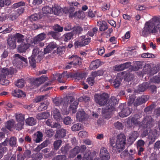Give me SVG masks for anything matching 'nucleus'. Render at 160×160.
I'll return each instance as SVG.
<instances>
[{
    "label": "nucleus",
    "mask_w": 160,
    "mask_h": 160,
    "mask_svg": "<svg viewBox=\"0 0 160 160\" xmlns=\"http://www.w3.org/2000/svg\"><path fill=\"white\" fill-rule=\"evenodd\" d=\"M109 98L108 94L105 93L101 94H96L94 95L95 101L101 106L104 105L107 103Z\"/></svg>",
    "instance_id": "5"
},
{
    "label": "nucleus",
    "mask_w": 160,
    "mask_h": 160,
    "mask_svg": "<svg viewBox=\"0 0 160 160\" xmlns=\"http://www.w3.org/2000/svg\"><path fill=\"white\" fill-rule=\"evenodd\" d=\"M136 97L135 95H132L131 96L129 95V98L128 99V106H130L131 104H133L134 105V103L135 101Z\"/></svg>",
    "instance_id": "57"
},
{
    "label": "nucleus",
    "mask_w": 160,
    "mask_h": 160,
    "mask_svg": "<svg viewBox=\"0 0 160 160\" xmlns=\"http://www.w3.org/2000/svg\"><path fill=\"white\" fill-rule=\"evenodd\" d=\"M26 124L28 125L32 126L35 124L36 122L34 118L32 117L29 118L26 120Z\"/></svg>",
    "instance_id": "47"
},
{
    "label": "nucleus",
    "mask_w": 160,
    "mask_h": 160,
    "mask_svg": "<svg viewBox=\"0 0 160 160\" xmlns=\"http://www.w3.org/2000/svg\"><path fill=\"white\" fill-rule=\"evenodd\" d=\"M159 22H160V19L156 16L146 22L142 30V36L147 37L149 34L155 35L158 32L157 29L160 32Z\"/></svg>",
    "instance_id": "1"
},
{
    "label": "nucleus",
    "mask_w": 160,
    "mask_h": 160,
    "mask_svg": "<svg viewBox=\"0 0 160 160\" xmlns=\"http://www.w3.org/2000/svg\"><path fill=\"white\" fill-rule=\"evenodd\" d=\"M14 124L15 122L13 119L9 120L6 122L5 127L8 130L11 131Z\"/></svg>",
    "instance_id": "41"
},
{
    "label": "nucleus",
    "mask_w": 160,
    "mask_h": 160,
    "mask_svg": "<svg viewBox=\"0 0 160 160\" xmlns=\"http://www.w3.org/2000/svg\"><path fill=\"white\" fill-rule=\"evenodd\" d=\"M143 62L142 61H137L135 62L133 65V69L135 71H137L139 69L142 68L143 65Z\"/></svg>",
    "instance_id": "39"
},
{
    "label": "nucleus",
    "mask_w": 160,
    "mask_h": 160,
    "mask_svg": "<svg viewBox=\"0 0 160 160\" xmlns=\"http://www.w3.org/2000/svg\"><path fill=\"white\" fill-rule=\"evenodd\" d=\"M48 141L46 140L41 144L38 145L35 148V151L38 152L40 151L42 149L47 147L48 144Z\"/></svg>",
    "instance_id": "37"
},
{
    "label": "nucleus",
    "mask_w": 160,
    "mask_h": 160,
    "mask_svg": "<svg viewBox=\"0 0 160 160\" xmlns=\"http://www.w3.org/2000/svg\"><path fill=\"white\" fill-rule=\"evenodd\" d=\"M13 73V71L11 70L6 68H2L0 67V83L6 78V76L11 75Z\"/></svg>",
    "instance_id": "9"
},
{
    "label": "nucleus",
    "mask_w": 160,
    "mask_h": 160,
    "mask_svg": "<svg viewBox=\"0 0 160 160\" xmlns=\"http://www.w3.org/2000/svg\"><path fill=\"white\" fill-rule=\"evenodd\" d=\"M19 15L17 12H14L9 15L8 17L9 19L12 21H14L18 18Z\"/></svg>",
    "instance_id": "48"
},
{
    "label": "nucleus",
    "mask_w": 160,
    "mask_h": 160,
    "mask_svg": "<svg viewBox=\"0 0 160 160\" xmlns=\"http://www.w3.org/2000/svg\"><path fill=\"white\" fill-rule=\"evenodd\" d=\"M74 35L73 32H71L66 33L64 34V41L65 42H67L70 40L72 37Z\"/></svg>",
    "instance_id": "45"
},
{
    "label": "nucleus",
    "mask_w": 160,
    "mask_h": 160,
    "mask_svg": "<svg viewBox=\"0 0 160 160\" xmlns=\"http://www.w3.org/2000/svg\"><path fill=\"white\" fill-rule=\"evenodd\" d=\"M57 47L56 44L54 42L49 43L45 48L44 49L43 53L44 54L51 53L54 48Z\"/></svg>",
    "instance_id": "19"
},
{
    "label": "nucleus",
    "mask_w": 160,
    "mask_h": 160,
    "mask_svg": "<svg viewBox=\"0 0 160 160\" xmlns=\"http://www.w3.org/2000/svg\"><path fill=\"white\" fill-rule=\"evenodd\" d=\"M78 104V101H75L71 105H70V110L72 111V113H74L76 112Z\"/></svg>",
    "instance_id": "38"
},
{
    "label": "nucleus",
    "mask_w": 160,
    "mask_h": 160,
    "mask_svg": "<svg viewBox=\"0 0 160 160\" xmlns=\"http://www.w3.org/2000/svg\"><path fill=\"white\" fill-rule=\"evenodd\" d=\"M140 118V116L137 114L131 116L128 118V122H131V123L134 125L141 126L142 122H141Z\"/></svg>",
    "instance_id": "13"
},
{
    "label": "nucleus",
    "mask_w": 160,
    "mask_h": 160,
    "mask_svg": "<svg viewBox=\"0 0 160 160\" xmlns=\"http://www.w3.org/2000/svg\"><path fill=\"white\" fill-rule=\"evenodd\" d=\"M28 38H26L25 40L26 43L24 42L22 43L18 47V50L19 52H25L30 47L31 44L28 43Z\"/></svg>",
    "instance_id": "16"
},
{
    "label": "nucleus",
    "mask_w": 160,
    "mask_h": 160,
    "mask_svg": "<svg viewBox=\"0 0 160 160\" xmlns=\"http://www.w3.org/2000/svg\"><path fill=\"white\" fill-rule=\"evenodd\" d=\"M15 118L17 121L18 122L24 123L25 120V116L22 113L16 114Z\"/></svg>",
    "instance_id": "40"
},
{
    "label": "nucleus",
    "mask_w": 160,
    "mask_h": 160,
    "mask_svg": "<svg viewBox=\"0 0 160 160\" xmlns=\"http://www.w3.org/2000/svg\"><path fill=\"white\" fill-rule=\"evenodd\" d=\"M66 157L63 155H58L55 156L52 159V160H66Z\"/></svg>",
    "instance_id": "63"
},
{
    "label": "nucleus",
    "mask_w": 160,
    "mask_h": 160,
    "mask_svg": "<svg viewBox=\"0 0 160 160\" xmlns=\"http://www.w3.org/2000/svg\"><path fill=\"white\" fill-rule=\"evenodd\" d=\"M141 56L142 58H153L155 57L154 54L148 52L143 53L141 54Z\"/></svg>",
    "instance_id": "60"
},
{
    "label": "nucleus",
    "mask_w": 160,
    "mask_h": 160,
    "mask_svg": "<svg viewBox=\"0 0 160 160\" xmlns=\"http://www.w3.org/2000/svg\"><path fill=\"white\" fill-rule=\"evenodd\" d=\"M79 153V147L76 146L70 152L69 157L71 158L74 157Z\"/></svg>",
    "instance_id": "33"
},
{
    "label": "nucleus",
    "mask_w": 160,
    "mask_h": 160,
    "mask_svg": "<svg viewBox=\"0 0 160 160\" xmlns=\"http://www.w3.org/2000/svg\"><path fill=\"white\" fill-rule=\"evenodd\" d=\"M16 141L17 139L15 137H11L8 142L9 145L12 147L16 146Z\"/></svg>",
    "instance_id": "49"
},
{
    "label": "nucleus",
    "mask_w": 160,
    "mask_h": 160,
    "mask_svg": "<svg viewBox=\"0 0 160 160\" xmlns=\"http://www.w3.org/2000/svg\"><path fill=\"white\" fill-rule=\"evenodd\" d=\"M7 43L9 48L11 49L15 48L16 46L15 40L12 37H9L7 40Z\"/></svg>",
    "instance_id": "30"
},
{
    "label": "nucleus",
    "mask_w": 160,
    "mask_h": 160,
    "mask_svg": "<svg viewBox=\"0 0 160 160\" xmlns=\"http://www.w3.org/2000/svg\"><path fill=\"white\" fill-rule=\"evenodd\" d=\"M12 95L18 98L24 97L26 94L24 92L19 89L14 90L12 92Z\"/></svg>",
    "instance_id": "28"
},
{
    "label": "nucleus",
    "mask_w": 160,
    "mask_h": 160,
    "mask_svg": "<svg viewBox=\"0 0 160 160\" xmlns=\"http://www.w3.org/2000/svg\"><path fill=\"white\" fill-rule=\"evenodd\" d=\"M15 85L18 88H22L24 86V80L20 79L18 80L15 83Z\"/></svg>",
    "instance_id": "59"
},
{
    "label": "nucleus",
    "mask_w": 160,
    "mask_h": 160,
    "mask_svg": "<svg viewBox=\"0 0 160 160\" xmlns=\"http://www.w3.org/2000/svg\"><path fill=\"white\" fill-rule=\"evenodd\" d=\"M24 124V123L18 122V123L15 125L14 128L16 130L20 131L23 128Z\"/></svg>",
    "instance_id": "64"
},
{
    "label": "nucleus",
    "mask_w": 160,
    "mask_h": 160,
    "mask_svg": "<svg viewBox=\"0 0 160 160\" xmlns=\"http://www.w3.org/2000/svg\"><path fill=\"white\" fill-rule=\"evenodd\" d=\"M45 38V34L44 33H41L35 37L31 41L32 43L36 44H38L40 47H42L44 45V43L42 41Z\"/></svg>",
    "instance_id": "8"
},
{
    "label": "nucleus",
    "mask_w": 160,
    "mask_h": 160,
    "mask_svg": "<svg viewBox=\"0 0 160 160\" xmlns=\"http://www.w3.org/2000/svg\"><path fill=\"white\" fill-rule=\"evenodd\" d=\"M53 115L55 119L56 120H59L60 117L61 115L60 112L58 109L55 108L53 111Z\"/></svg>",
    "instance_id": "44"
},
{
    "label": "nucleus",
    "mask_w": 160,
    "mask_h": 160,
    "mask_svg": "<svg viewBox=\"0 0 160 160\" xmlns=\"http://www.w3.org/2000/svg\"><path fill=\"white\" fill-rule=\"evenodd\" d=\"M42 50V48L41 49L37 46L35 47L33 50L32 55L36 58L37 57L36 59L37 62H40L43 58V52Z\"/></svg>",
    "instance_id": "11"
},
{
    "label": "nucleus",
    "mask_w": 160,
    "mask_h": 160,
    "mask_svg": "<svg viewBox=\"0 0 160 160\" xmlns=\"http://www.w3.org/2000/svg\"><path fill=\"white\" fill-rule=\"evenodd\" d=\"M118 103V100L115 97H111L108 103V105L102 109V115L105 118H109L111 117L112 112L115 110L114 107Z\"/></svg>",
    "instance_id": "2"
},
{
    "label": "nucleus",
    "mask_w": 160,
    "mask_h": 160,
    "mask_svg": "<svg viewBox=\"0 0 160 160\" xmlns=\"http://www.w3.org/2000/svg\"><path fill=\"white\" fill-rule=\"evenodd\" d=\"M151 81L155 83L160 82V72L159 73L158 76H155L151 79Z\"/></svg>",
    "instance_id": "55"
},
{
    "label": "nucleus",
    "mask_w": 160,
    "mask_h": 160,
    "mask_svg": "<svg viewBox=\"0 0 160 160\" xmlns=\"http://www.w3.org/2000/svg\"><path fill=\"white\" fill-rule=\"evenodd\" d=\"M117 138L115 146L117 151L119 153L124 148L126 143V136L124 134L120 133L117 136Z\"/></svg>",
    "instance_id": "3"
},
{
    "label": "nucleus",
    "mask_w": 160,
    "mask_h": 160,
    "mask_svg": "<svg viewBox=\"0 0 160 160\" xmlns=\"http://www.w3.org/2000/svg\"><path fill=\"white\" fill-rule=\"evenodd\" d=\"M97 25L99 27V30L101 31L106 30L108 28L107 23L104 21L102 20L98 22Z\"/></svg>",
    "instance_id": "25"
},
{
    "label": "nucleus",
    "mask_w": 160,
    "mask_h": 160,
    "mask_svg": "<svg viewBox=\"0 0 160 160\" xmlns=\"http://www.w3.org/2000/svg\"><path fill=\"white\" fill-rule=\"evenodd\" d=\"M138 136V132L133 131L131 132L129 135V138L127 139L128 143L131 145L135 141Z\"/></svg>",
    "instance_id": "20"
},
{
    "label": "nucleus",
    "mask_w": 160,
    "mask_h": 160,
    "mask_svg": "<svg viewBox=\"0 0 160 160\" xmlns=\"http://www.w3.org/2000/svg\"><path fill=\"white\" fill-rule=\"evenodd\" d=\"M155 123V121L151 116H146L142 122L141 126L148 132L154 126Z\"/></svg>",
    "instance_id": "4"
},
{
    "label": "nucleus",
    "mask_w": 160,
    "mask_h": 160,
    "mask_svg": "<svg viewBox=\"0 0 160 160\" xmlns=\"http://www.w3.org/2000/svg\"><path fill=\"white\" fill-rule=\"evenodd\" d=\"M66 130L63 128H61L58 130L55 135V138H63L66 136Z\"/></svg>",
    "instance_id": "24"
},
{
    "label": "nucleus",
    "mask_w": 160,
    "mask_h": 160,
    "mask_svg": "<svg viewBox=\"0 0 160 160\" xmlns=\"http://www.w3.org/2000/svg\"><path fill=\"white\" fill-rule=\"evenodd\" d=\"M158 71V67H151L149 64H146L142 71V73L144 74H148L150 76H152L156 73Z\"/></svg>",
    "instance_id": "6"
},
{
    "label": "nucleus",
    "mask_w": 160,
    "mask_h": 160,
    "mask_svg": "<svg viewBox=\"0 0 160 160\" xmlns=\"http://www.w3.org/2000/svg\"><path fill=\"white\" fill-rule=\"evenodd\" d=\"M104 71L102 70H100L97 71H95L92 73L91 76L94 77L100 76L103 75Z\"/></svg>",
    "instance_id": "51"
},
{
    "label": "nucleus",
    "mask_w": 160,
    "mask_h": 160,
    "mask_svg": "<svg viewBox=\"0 0 160 160\" xmlns=\"http://www.w3.org/2000/svg\"><path fill=\"white\" fill-rule=\"evenodd\" d=\"M62 9L61 7L57 4H54L51 8L52 13L57 15H59L61 13Z\"/></svg>",
    "instance_id": "23"
},
{
    "label": "nucleus",
    "mask_w": 160,
    "mask_h": 160,
    "mask_svg": "<svg viewBox=\"0 0 160 160\" xmlns=\"http://www.w3.org/2000/svg\"><path fill=\"white\" fill-rule=\"evenodd\" d=\"M50 114L48 112H45L38 113L36 118L38 120L46 119L49 116Z\"/></svg>",
    "instance_id": "32"
},
{
    "label": "nucleus",
    "mask_w": 160,
    "mask_h": 160,
    "mask_svg": "<svg viewBox=\"0 0 160 160\" xmlns=\"http://www.w3.org/2000/svg\"><path fill=\"white\" fill-rule=\"evenodd\" d=\"M36 58L33 55L29 58V62L30 66L33 68L36 67V61L35 60Z\"/></svg>",
    "instance_id": "43"
},
{
    "label": "nucleus",
    "mask_w": 160,
    "mask_h": 160,
    "mask_svg": "<svg viewBox=\"0 0 160 160\" xmlns=\"http://www.w3.org/2000/svg\"><path fill=\"white\" fill-rule=\"evenodd\" d=\"M77 119L79 122H82L85 120L87 118L85 112L83 111H78L77 113Z\"/></svg>",
    "instance_id": "22"
},
{
    "label": "nucleus",
    "mask_w": 160,
    "mask_h": 160,
    "mask_svg": "<svg viewBox=\"0 0 160 160\" xmlns=\"http://www.w3.org/2000/svg\"><path fill=\"white\" fill-rule=\"evenodd\" d=\"M84 75L83 73L77 72L74 74L73 76L75 79L80 80L82 79L84 77Z\"/></svg>",
    "instance_id": "52"
},
{
    "label": "nucleus",
    "mask_w": 160,
    "mask_h": 160,
    "mask_svg": "<svg viewBox=\"0 0 160 160\" xmlns=\"http://www.w3.org/2000/svg\"><path fill=\"white\" fill-rule=\"evenodd\" d=\"M69 75L68 74L67 72H64L61 74L59 75L58 80L60 82L65 83L62 78L66 79L69 78Z\"/></svg>",
    "instance_id": "36"
},
{
    "label": "nucleus",
    "mask_w": 160,
    "mask_h": 160,
    "mask_svg": "<svg viewBox=\"0 0 160 160\" xmlns=\"http://www.w3.org/2000/svg\"><path fill=\"white\" fill-rule=\"evenodd\" d=\"M84 12L82 10H79L78 12H76L74 13L75 17H77L79 18H82L83 17Z\"/></svg>",
    "instance_id": "61"
},
{
    "label": "nucleus",
    "mask_w": 160,
    "mask_h": 160,
    "mask_svg": "<svg viewBox=\"0 0 160 160\" xmlns=\"http://www.w3.org/2000/svg\"><path fill=\"white\" fill-rule=\"evenodd\" d=\"M42 12L45 14L52 13L51 8L48 6H46L42 9Z\"/></svg>",
    "instance_id": "54"
},
{
    "label": "nucleus",
    "mask_w": 160,
    "mask_h": 160,
    "mask_svg": "<svg viewBox=\"0 0 160 160\" xmlns=\"http://www.w3.org/2000/svg\"><path fill=\"white\" fill-rule=\"evenodd\" d=\"M43 134L42 132L40 131H38L37 132V138L35 140V142L36 143H38L42 141Z\"/></svg>",
    "instance_id": "46"
},
{
    "label": "nucleus",
    "mask_w": 160,
    "mask_h": 160,
    "mask_svg": "<svg viewBox=\"0 0 160 160\" xmlns=\"http://www.w3.org/2000/svg\"><path fill=\"white\" fill-rule=\"evenodd\" d=\"M91 152L90 151H86L84 154L82 160H93L92 157L91 156ZM74 160H82V157L81 155H78Z\"/></svg>",
    "instance_id": "21"
},
{
    "label": "nucleus",
    "mask_w": 160,
    "mask_h": 160,
    "mask_svg": "<svg viewBox=\"0 0 160 160\" xmlns=\"http://www.w3.org/2000/svg\"><path fill=\"white\" fill-rule=\"evenodd\" d=\"M25 37V36L19 33H16L14 36V37L17 40V42L19 43L24 42Z\"/></svg>",
    "instance_id": "35"
},
{
    "label": "nucleus",
    "mask_w": 160,
    "mask_h": 160,
    "mask_svg": "<svg viewBox=\"0 0 160 160\" xmlns=\"http://www.w3.org/2000/svg\"><path fill=\"white\" fill-rule=\"evenodd\" d=\"M68 59L71 61L69 64L73 65L74 67L79 66L82 63L80 58L77 55H73L71 56H69Z\"/></svg>",
    "instance_id": "12"
},
{
    "label": "nucleus",
    "mask_w": 160,
    "mask_h": 160,
    "mask_svg": "<svg viewBox=\"0 0 160 160\" xmlns=\"http://www.w3.org/2000/svg\"><path fill=\"white\" fill-rule=\"evenodd\" d=\"M62 143V141L59 139L55 141L53 143V146L55 150H57L59 148Z\"/></svg>",
    "instance_id": "53"
},
{
    "label": "nucleus",
    "mask_w": 160,
    "mask_h": 160,
    "mask_svg": "<svg viewBox=\"0 0 160 160\" xmlns=\"http://www.w3.org/2000/svg\"><path fill=\"white\" fill-rule=\"evenodd\" d=\"M82 41L83 46L87 45L90 42V38H86L85 36H83L81 37Z\"/></svg>",
    "instance_id": "50"
},
{
    "label": "nucleus",
    "mask_w": 160,
    "mask_h": 160,
    "mask_svg": "<svg viewBox=\"0 0 160 160\" xmlns=\"http://www.w3.org/2000/svg\"><path fill=\"white\" fill-rule=\"evenodd\" d=\"M81 124L79 123L74 124L72 127L71 129L72 131H79L81 128Z\"/></svg>",
    "instance_id": "56"
},
{
    "label": "nucleus",
    "mask_w": 160,
    "mask_h": 160,
    "mask_svg": "<svg viewBox=\"0 0 160 160\" xmlns=\"http://www.w3.org/2000/svg\"><path fill=\"white\" fill-rule=\"evenodd\" d=\"M150 130L148 138L149 144L153 143L158 137V131L156 129Z\"/></svg>",
    "instance_id": "14"
},
{
    "label": "nucleus",
    "mask_w": 160,
    "mask_h": 160,
    "mask_svg": "<svg viewBox=\"0 0 160 160\" xmlns=\"http://www.w3.org/2000/svg\"><path fill=\"white\" fill-rule=\"evenodd\" d=\"M100 65V61L99 59H96L92 61L90 65V69L92 70L97 68Z\"/></svg>",
    "instance_id": "31"
},
{
    "label": "nucleus",
    "mask_w": 160,
    "mask_h": 160,
    "mask_svg": "<svg viewBox=\"0 0 160 160\" xmlns=\"http://www.w3.org/2000/svg\"><path fill=\"white\" fill-rule=\"evenodd\" d=\"M148 96L143 95L137 98L134 103V106L137 107L145 103L148 100Z\"/></svg>",
    "instance_id": "17"
},
{
    "label": "nucleus",
    "mask_w": 160,
    "mask_h": 160,
    "mask_svg": "<svg viewBox=\"0 0 160 160\" xmlns=\"http://www.w3.org/2000/svg\"><path fill=\"white\" fill-rule=\"evenodd\" d=\"M22 56L19 54H15L14 55V59L12 63L14 65L17 66L22 65Z\"/></svg>",
    "instance_id": "27"
},
{
    "label": "nucleus",
    "mask_w": 160,
    "mask_h": 160,
    "mask_svg": "<svg viewBox=\"0 0 160 160\" xmlns=\"http://www.w3.org/2000/svg\"><path fill=\"white\" fill-rule=\"evenodd\" d=\"M9 140L8 138H6L5 140L1 143H0V150H1L0 152H4L7 151V148L5 147L7 146Z\"/></svg>",
    "instance_id": "34"
},
{
    "label": "nucleus",
    "mask_w": 160,
    "mask_h": 160,
    "mask_svg": "<svg viewBox=\"0 0 160 160\" xmlns=\"http://www.w3.org/2000/svg\"><path fill=\"white\" fill-rule=\"evenodd\" d=\"M54 104L57 106H59L62 102L61 98L58 97H56L53 100Z\"/></svg>",
    "instance_id": "58"
},
{
    "label": "nucleus",
    "mask_w": 160,
    "mask_h": 160,
    "mask_svg": "<svg viewBox=\"0 0 160 160\" xmlns=\"http://www.w3.org/2000/svg\"><path fill=\"white\" fill-rule=\"evenodd\" d=\"M148 88V83L144 82L139 85L137 90V92L140 93L144 91Z\"/></svg>",
    "instance_id": "26"
},
{
    "label": "nucleus",
    "mask_w": 160,
    "mask_h": 160,
    "mask_svg": "<svg viewBox=\"0 0 160 160\" xmlns=\"http://www.w3.org/2000/svg\"><path fill=\"white\" fill-rule=\"evenodd\" d=\"M121 79L119 77H117L114 80L111 79L109 82L115 88L119 87L121 84Z\"/></svg>",
    "instance_id": "29"
},
{
    "label": "nucleus",
    "mask_w": 160,
    "mask_h": 160,
    "mask_svg": "<svg viewBox=\"0 0 160 160\" xmlns=\"http://www.w3.org/2000/svg\"><path fill=\"white\" fill-rule=\"evenodd\" d=\"M100 157L102 160H109L110 157V154L105 148L102 147L100 149Z\"/></svg>",
    "instance_id": "15"
},
{
    "label": "nucleus",
    "mask_w": 160,
    "mask_h": 160,
    "mask_svg": "<svg viewBox=\"0 0 160 160\" xmlns=\"http://www.w3.org/2000/svg\"><path fill=\"white\" fill-rule=\"evenodd\" d=\"M48 78L41 76L38 78H29L30 83L35 86H38L46 81Z\"/></svg>",
    "instance_id": "10"
},
{
    "label": "nucleus",
    "mask_w": 160,
    "mask_h": 160,
    "mask_svg": "<svg viewBox=\"0 0 160 160\" xmlns=\"http://www.w3.org/2000/svg\"><path fill=\"white\" fill-rule=\"evenodd\" d=\"M121 111L119 113L121 117L124 118L129 116L132 112V110L128 108L125 103H121L119 106Z\"/></svg>",
    "instance_id": "7"
},
{
    "label": "nucleus",
    "mask_w": 160,
    "mask_h": 160,
    "mask_svg": "<svg viewBox=\"0 0 160 160\" xmlns=\"http://www.w3.org/2000/svg\"><path fill=\"white\" fill-rule=\"evenodd\" d=\"M131 64L130 62H126L120 65H116L113 67L114 69V71H122L129 68L131 66Z\"/></svg>",
    "instance_id": "18"
},
{
    "label": "nucleus",
    "mask_w": 160,
    "mask_h": 160,
    "mask_svg": "<svg viewBox=\"0 0 160 160\" xmlns=\"http://www.w3.org/2000/svg\"><path fill=\"white\" fill-rule=\"evenodd\" d=\"M65 47L64 46H60L58 47L57 48V54L59 55L63 54L65 52Z\"/></svg>",
    "instance_id": "62"
},
{
    "label": "nucleus",
    "mask_w": 160,
    "mask_h": 160,
    "mask_svg": "<svg viewBox=\"0 0 160 160\" xmlns=\"http://www.w3.org/2000/svg\"><path fill=\"white\" fill-rule=\"evenodd\" d=\"M48 35H50L54 39L58 40L60 38V34L56 32L50 31L48 32Z\"/></svg>",
    "instance_id": "42"
}]
</instances>
